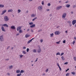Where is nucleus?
Listing matches in <instances>:
<instances>
[{"label":"nucleus","instance_id":"obj_1","mask_svg":"<svg viewBox=\"0 0 76 76\" xmlns=\"http://www.w3.org/2000/svg\"><path fill=\"white\" fill-rule=\"evenodd\" d=\"M4 20L5 22H7L9 21V18L7 16H4Z\"/></svg>","mask_w":76,"mask_h":76},{"label":"nucleus","instance_id":"obj_2","mask_svg":"<svg viewBox=\"0 0 76 76\" xmlns=\"http://www.w3.org/2000/svg\"><path fill=\"white\" fill-rule=\"evenodd\" d=\"M0 41L3 42L4 41V38H3V35H2L0 36Z\"/></svg>","mask_w":76,"mask_h":76},{"label":"nucleus","instance_id":"obj_3","mask_svg":"<svg viewBox=\"0 0 76 76\" xmlns=\"http://www.w3.org/2000/svg\"><path fill=\"white\" fill-rule=\"evenodd\" d=\"M62 8V6H60L59 7H56V10H60Z\"/></svg>","mask_w":76,"mask_h":76},{"label":"nucleus","instance_id":"obj_4","mask_svg":"<svg viewBox=\"0 0 76 76\" xmlns=\"http://www.w3.org/2000/svg\"><path fill=\"white\" fill-rule=\"evenodd\" d=\"M66 13H64L63 14L62 18H63V19H64V18H66Z\"/></svg>","mask_w":76,"mask_h":76},{"label":"nucleus","instance_id":"obj_5","mask_svg":"<svg viewBox=\"0 0 76 76\" xmlns=\"http://www.w3.org/2000/svg\"><path fill=\"white\" fill-rule=\"evenodd\" d=\"M41 48H39L38 49L37 52L38 53H40L41 52Z\"/></svg>","mask_w":76,"mask_h":76},{"label":"nucleus","instance_id":"obj_6","mask_svg":"<svg viewBox=\"0 0 76 76\" xmlns=\"http://www.w3.org/2000/svg\"><path fill=\"white\" fill-rule=\"evenodd\" d=\"M38 9L39 10L41 11V10H42V6H39L38 7Z\"/></svg>","mask_w":76,"mask_h":76},{"label":"nucleus","instance_id":"obj_7","mask_svg":"<svg viewBox=\"0 0 76 76\" xmlns=\"http://www.w3.org/2000/svg\"><path fill=\"white\" fill-rule=\"evenodd\" d=\"M76 23V20H74L72 21V24L73 25H74L75 23Z\"/></svg>","mask_w":76,"mask_h":76},{"label":"nucleus","instance_id":"obj_8","mask_svg":"<svg viewBox=\"0 0 76 76\" xmlns=\"http://www.w3.org/2000/svg\"><path fill=\"white\" fill-rule=\"evenodd\" d=\"M10 28L12 29H16V28H15V26H12Z\"/></svg>","mask_w":76,"mask_h":76},{"label":"nucleus","instance_id":"obj_9","mask_svg":"<svg viewBox=\"0 0 76 76\" xmlns=\"http://www.w3.org/2000/svg\"><path fill=\"white\" fill-rule=\"evenodd\" d=\"M21 28L22 27L20 26H19V27H17V31H19V30H20V29H21Z\"/></svg>","mask_w":76,"mask_h":76},{"label":"nucleus","instance_id":"obj_10","mask_svg":"<svg viewBox=\"0 0 76 76\" xmlns=\"http://www.w3.org/2000/svg\"><path fill=\"white\" fill-rule=\"evenodd\" d=\"M1 29L2 31H4V32L6 31V30H5V29H4V27L2 26L1 27Z\"/></svg>","mask_w":76,"mask_h":76},{"label":"nucleus","instance_id":"obj_11","mask_svg":"<svg viewBox=\"0 0 76 76\" xmlns=\"http://www.w3.org/2000/svg\"><path fill=\"white\" fill-rule=\"evenodd\" d=\"M6 12H7V11L6 10L3 11L2 12L1 15L4 14V13H5Z\"/></svg>","mask_w":76,"mask_h":76},{"label":"nucleus","instance_id":"obj_12","mask_svg":"<svg viewBox=\"0 0 76 76\" xmlns=\"http://www.w3.org/2000/svg\"><path fill=\"white\" fill-rule=\"evenodd\" d=\"M9 69H10V70L12 69V68H13V65H11V66H10L9 67Z\"/></svg>","mask_w":76,"mask_h":76},{"label":"nucleus","instance_id":"obj_13","mask_svg":"<svg viewBox=\"0 0 76 76\" xmlns=\"http://www.w3.org/2000/svg\"><path fill=\"white\" fill-rule=\"evenodd\" d=\"M3 26H6V27H9V26L7 24H4L3 25Z\"/></svg>","mask_w":76,"mask_h":76},{"label":"nucleus","instance_id":"obj_14","mask_svg":"<svg viewBox=\"0 0 76 76\" xmlns=\"http://www.w3.org/2000/svg\"><path fill=\"white\" fill-rule=\"evenodd\" d=\"M35 24H33L31 26H30V27L31 28H34V27H35Z\"/></svg>","mask_w":76,"mask_h":76},{"label":"nucleus","instance_id":"obj_15","mask_svg":"<svg viewBox=\"0 0 76 76\" xmlns=\"http://www.w3.org/2000/svg\"><path fill=\"white\" fill-rule=\"evenodd\" d=\"M13 12V10L12 9L9 10L8 11V12Z\"/></svg>","mask_w":76,"mask_h":76},{"label":"nucleus","instance_id":"obj_16","mask_svg":"<svg viewBox=\"0 0 76 76\" xmlns=\"http://www.w3.org/2000/svg\"><path fill=\"white\" fill-rule=\"evenodd\" d=\"M4 7V5L3 4H0V7L3 8Z\"/></svg>","mask_w":76,"mask_h":76},{"label":"nucleus","instance_id":"obj_17","mask_svg":"<svg viewBox=\"0 0 76 76\" xmlns=\"http://www.w3.org/2000/svg\"><path fill=\"white\" fill-rule=\"evenodd\" d=\"M36 16V15L33 14L31 15V17L32 18Z\"/></svg>","mask_w":76,"mask_h":76},{"label":"nucleus","instance_id":"obj_18","mask_svg":"<svg viewBox=\"0 0 76 76\" xmlns=\"http://www.w3.org/2000/svg\"><path fill=\"white\" fill-rule=\"evenodd\" d=\"M23 32V31L22 30V29H20L19 31V33L20 34H21V33H22Z\"/></svg>","mask_w":76,"mask_h":76},{"label":"nucleus","instance_id":"obj_19","mask_svg":"<svg viewBox=\"0 0 76 76\" xmlns=\"http://www.w3.org/2000/svg\"><path fill=\"white\" fill-rule=\"evenodd\" d=\"M50 37H53V36H54V34L52 33V34H50Z\"/></svg>","mask_w":76,"mask_h":76},{"label":"nucleus","instance_id":"obj_20","mask_svg":"<svg viewBox=\"0 0 76 76\" xmlns=\"http://www.w3.org/2000/svg\"><path fill=\"white\" fill-rule=\"evenodd\" d=\"M22 53H23V54H26V52H25V51L24 50L23 51Z\"/></svg>","mask_w":76,"mask_h":76},{"label":"nucleus","instance_id":"obj_21","mask_svg":"<svg viewBox=\"0 0 76 76\" xmlns=\"http://www.w3.org/2000/svg\"><path fill=\"white\" fill-rule=\"evenodd\" d=\"M20 72V70H18L16 71V73H19Z\"/></svg>","mask_w":76,"mask_h":76},{"label":"nucleus","instance_id":"obj_22","mask_svg":"<svg viewBox=\"0 0 76 76\" xmlns=\"http://www.w3.org/2000/svg\"><path fill=\"white\" fill-rule=\"evenodd\" d=\"M58 31H56L55 32L56 35H58Z\"/></svg>","mask_w":76,"mask_h":76},{"label":"nucleus","instance_id":"obj_23","mask_svg":"<svg viewBox=\"0 0 76 76\" xmlns=\"http://www.w3.org/2000/svg\"><path fill=\"white\" fill-rule=\"evenodd\" d=\"M33 52H34V53H37V50H36V49H34L33 50Z\"/></svg>","mask_w":76,"mask_h":76},{"label":"nucleus","instance_id":"obj_24","mask_svg":"<svg viewBox=\"0 0 76 76\" xmlns=\"http://www.w3.org/2000/svg\"><path fill=\"white\" fill-rule=\"evenodd\" d=\"M70 4H67L66 5V7H70Z\"/></svg>","mask_w":76,"mask_h":76},{"label":"nucleus","instance_id":"obj_25","mask_svg":"<svg viewBox=\"0 0 76 76\" xmlns=\"http://www.w3.org/2000/svg\"><path fill=\"white\" fill-rule=\"evenodd\" d=\"M61 58L62 60H64L65 59L64 56H62V57H61Z\"/></svg>","mask_w":76,"mask_h":76},{"label":"nucleus","instance_id":"obj_26","mask_svg":"<svg viewBox=\"0 0 76 76\" xmlns=\"http://www.w3.org/2000/svg\"><path fill=\"white\" fill-rule=\"evenodd\" d=\"M33 24H34L33 22H31L29 23V25H32Z\"/></svg>","mask_w":76,"mask_h":76},{"label":"nucleus","instance_id":"obj_27","mask_svg":"<svg viewBox=\"0 0 76 76\" xmlns=\"http://www.w3.org/2000/svg\"><path fill=\"white\" fill-rule=\"evenodd\" d=\"M20 12H21V10H18V13H19Z\"/></svg>","mask_w":76,"mask_h":76},{"label":"nucleus","instance_id":"obj_28","mask_svg":"<svg viewBox=\"0 0 76 76\" xmlns=\"http://www.w3.org/2000/svg\"><path fill=\"white\" fill-rule=\"evenodd\" d=\"M31 41L30 40L29 41H28V42H27V44H29L31 42Z\"/></svg>","mask_w":76,"mask_h":76},{"label":"nucleus","instance_id":"obj_29","mask_svg":"<svg viewBox=\"0 0 76 76\" xmlns=\"http://www.w3.org/2000/svg\"><path fill=\"white\" fill-rule=\"evenodd\" d=\"M24 72V71L23 70H21L20 72V73H23Z\"/></svg>","mask_w":76,"mask_h":76},{"label":"nucleus","instance_id":"obj_30","mask_svg":"<svg viewBox=\"0 0 76 76\" xmlns=\"http://www.w3.org/2000/svg\"><path fill=\"white\" fill-rule=\"evenodd\" d=\"M22 75V74L21 73L19 74H18L17 75V76H20Z\"/></svg>","mask_w":76,"mask_h":76},{"label":"nucleus","instance_id":"obj_31","mask_svg":"<svg viewBox=\"0 0 76 76\" xmlns=\"http://www.w3.org/2000/svg\"><path fill=\"white\" fill-rule=\"evenodd\" d=\"M36 19H37V18L36 17V18H34V19H33L32 20V21H34V20H36Z\"/></svg>","mask_w":76,"mask_h":76},{"label":"nucleus","instance_id":"obj_32","mask_svg":"<svg viewBox=\"0 0 76 76\" xmlns=\"http://www.w3.org/2000/svg\"><path fill=\"white\" fill-rule=\"evenodd\" d=\"M71 73L73 75H75V72H72Z\"/></svg>","mask_w":76,"mask_h":76},{"label":"nucleus","instance_id":"obj_33","mask_svg":"<svg viewBox=\"0 0 76 76\" xmlns=\"http://www.w3.org/2000/svg\"><path fill=\"white\" fill-rule=\"evenodd\" d=\"M29 51V49L27 48L26 49L27 52H28Z\"/></svg>","mask_w":76,"mask_h":76},{"label":"nucleus","instance_id":"obj_34","mask_svg":"<svg viewBox=\"0 0 76 76\" xmlns=\"http://www.w3.org/2000/svg\"><path fill=\"white\" fill-rule=\"evenodd\" d=\"M25 37L26 38H28V37H29V35L26 34L25 35Z\"/></svg>","mask_w":76,"mask_h":76},{"label":"nucleus","instance_id":"obj_35","mask_svg":"<svg viewBox=\"0 0 76 76\" xmlns=\"http://www.w3.org/2000/svg\"><path fill=\"white\" fill-rule=\"evenodd\" d=\"M44 1H42V5H44Z\"/></svg>","mask_w":76,"mask_h":76},{"label":"nucleus","instance_id":"obj_36","mask_svg":"<svg viewBox=\"0 0 76 76\" xmlns=\"http://www.w3.org/2000/svg\"><path fill=\"white\" fill-rule=\"evenodd\" d=\"M69 73H67L66 74V76H69Z\"/></svg>","mask_w":76,"mask_h":76},{"label":"nucleus","instance_id":"obj_37","mask_svg":"<svg viewBox=\"0 0 76 76\" xmlns=\"http://www.w3.org/2000/svg\"><path fill=\"white\" fill-rule=\"evenodd\" d=\"M19 56H20V58H22V57H23V55H19Z\"/></svg>","mask_w":76,"mask_h":76},{"label":"nucleus","instance_id":"obj_38","mask_svg":"<svg viewBox=\"0 0 76 76\" xmlns=\"http://www.w3.org/2000/svg\"><path fill=\"white\" fill-rule=\"evenodd\" d=\"M56 55H60V52H58L56 53Z\"/></svg>","mask_w":76,"mask_h":76},{"label":"nucleus","instance_id":"obj_39","mask_svg":"<svg viewBox=\"0 0 76 76\" xmlns=\"http://www.w3.org/2000/svg\"><path fill=\"white\" fill-rule=\"evenodd\" d=\"M50 5H51V4L50 3H49L48 4V6H50Z\"/></svg>","mask_w":76,"mask_h":76},{"label":"nucleus","instance_id":"obj_40","mask_svg":"<svg viewBox=\"0 0 76 76\" xmlns=\"http://www.w3.org/2000/svg\"><path fill=\"white\" fill-rule=\"evenodd\" d=\"M74 60H75V61H76V57H74Z\"/></svg>","mask_w":76,"mask_h":76},{"label":"nucleus","instance_id":"obj_41","mask_svg":"<svg viewBox=\"0 0 76 76\" xmlns=\"http://www.w3.org/2000/svg\"><path fill=\"white\" fill-rule=\"evenodd\" d=\"M59 69L60 71H61V68L60 67V66H59Z\"/></svg>","mask_w":76,"mask_h":76},{"label":"nucleus","instance_id":"obj_42","mask_svg":"<svg viewBox=\"0 0 76 76\" xmlns=\"http://www.w3.org/2000/svg\"><path fill=\"white\" fill-rule=\"evenodd\" d=\"M72 7L73 8H75V7H76V5H74L73 6H72Z\"/></svg>","mask_w":76,"mask_h":76},{"label":"nucleus","instance_id":"obj_43","mask_svg":"<svg viewBox=\"0 0 76 76\" xmlns=\"http://www.w3.org/2000/svg\"><path fill=\"white\" fill-rule=\"evenodd\" d=\"M72 44H73V45H74V44H75V41H73V42H72Z\"/></svg>","mask_w":76,"mask_h":76},{"label":"nucleus","instance_id":"obj_44","mask_svg":"<svg viewBox=\"0 0 76 76\" xmlns=\"http://www.w3.org/2000/svg\"><path fill=\"white\" fill-rule=\"evenodd\" d=\"M40 41L41 42H43V40L42 39H41L40 40Z\"/></svg>","mask_w":76,"mask_h":76},{"label":"nucleus","instance_id":"obj_45","mask_svg":"<svg viewBox=\"0 0 76 76\" xmlns=\"http://www.w3.org/2000/svg\"><path fill=\"white\" fill-rule=\"evenodd\" d=\"M60 41H59L58 42H56V44H60Z\"/></svg>","mask_w":76,"mask_h":76},{"label":"nucleus","instance_id":"obj_46","mask_svg":"<svg viewBox=\"0 0 76 76\" xmlns=\"http://www.w3.org/2000/svg\"><path fill=\"white\" fill-rule=\"evenodd\" d=\"M68 64V62H66L64 63V64Z\"/></svg>","mask_w":76,"mask_h":76},{"label":"nucleus","instance_id":"obj_47","mask_svg":"<svg viewBox=\"0 0 76 76\" xmlns=\"http://www.w3.org/2000/svg\"><path fill=\"white\" fill-rule=\"evenodd\" d=\"M41 31H42V29H40V30H39V31H38V32H41Z\"/></svg>","mask_w":76,"mask_h":76},{"label":"nucleus","instance_id":"obj_48","mask_svg":"<svg viewBox=\"0 0 76 76\" xmlns=\"http://www.w3.org/2000/svg\"><path fill=\"white\" fill-rule=\"evenodd\" d=\"M64 54V53H62L61 55V56H63V55Z\"/></svg>","mask_w":76,"mask_h":76},{"label":"nucleus","instance_id":"obj_49","mask_svg":"<svg viewBox=\"0 0 76 76\" xmlns=\"http://www.w3.org/2000/svg\"><path fill=\"white\" fill-rule=\"evenodd\" d=\"M48 71V69H47L45 71L46 72H47Z\"/></svg>","mask_w":76,"mask_h":76},{"label":"nucleus","instance_id":"obj_50","mask_svg":"<svg viewBox=\"0 0 76 76\" xmlns=\"http://www.w3.org/2000/svg\"><path fill=\"white\" fill-rule=\"evenodd\" d=\"M68 70H69V68L66 70V72H67V71H68Z\"/></svg>","mask_w":76,"mask_h":76},{"label":"nucleus","instance_id":"obj_51","mask_svg":"<svg viewBox=\"0 0 76 76\" xmlns=\"http://www.w3.org/2000/svg\"><path fill=\"white\" fill-rule=\"evenodd\" d=\"M68 23H69V24L70 23H71V22L70 21H68Z\"/></svg>","mask_w":76,"mask_h":76},{"label":"nucleus","instance_id":"obj_52","mask_svg":"<svg viewBox=\"0 0 76 76\" xmlns=\"http://www.w3.org/2000/svg\"><path fill=\"white\" fill-rule=\"evenodd\" d=\"M63 42L64 43H66V40H64L63 41Z\"/></svg>","mask_w":76,"mask_h":76},{"label":"nucleus","instance_id":"obj_53","mask_svg":"<svg viewBox=\"0 0 76 76\" xmlns=\"http://www.w3.org/2000/svg\"><path fill=\"white\" fill-rule=\"evenodd\" d=\"M19 35V33H18L16 34V36H18Z\"/></svg>","mask_w":76,"mask_h":76},{"label":"nucleus","instance_id":"obj_54","mask_svg":"<svg viewBox=\"0 0 76 76\" xmlns=\"http://www.w3.org/2000/svg\"><path fill=\"white\" fill-rule=\"evenodd\" d=\"M9 48H10V46H8L7 48V50H8V49H9Z\"/></svg>","mask_w":76,"mask_h":76},{"label":"nucleus","instance_id":"obj_55","mask_svg":"<svg viewBox=\"0 0 76 76\" xmlns=\"http://www.w3.org/2000/svg\"><path fill=\"white\" fill-rule=\"evenodd\" d=\"M37 61H38V58H37V59L36 60L35 62H37Z\"/></svg>","mask_w":76,"mask_h":76},{"label":"nucleus","instance_id":"obj_56","mask_svg":"<svg viewBox=\"0 0 76 76\" xmlns=\"http://www.w3.org/2000/svg\"><path fill=\"white\" fill-rule=\"evenodd\" d=\"M69 25L70 26H72V23H69Z\"/></svg>","mask_w":76,"mask_h":76},{"label":"nucleus","instance_id":"obj_57","mask_svg":"<svg viewBox=\"0 0 76 76\" xmlns=\"http://www.w3.org/2000/svg\"><path fill=\"white\" fill-rule=\"evenodd\" d=\"M45 73H43L42 74V76H45Z\"/></svg>","mask_w":76,"mask_h":76},{"label":"nucleus","instance_id":"obj_58","mask_svg":"<svg viewBox=\"0 0 76 76\" xmlns=\"http://www.w3.org/2000/svg\"><path fill=\"white\" fill-rule=\"evenodd\" d=\"M23 49H26V48L25 47H23Z\"/></svg>","mask_w":76,"mask_h":76},{"label":"nucleus","instance_id":"obj_59","mask_svg":"<svg viewBox=\"0 0 76 76\" xmlns=\"http://www.w3.org/2000/svg\"><path fill=\"white\" fill-rule=\"evenodd\" d=\"M57 65H58V67H60V66L59 65V64H58V63H57Z\"/></svg>","mask_w":76,"mask_h":76},{"label":"nucleus","instance_id":"obj_60","mask_svg":"<svg viewBox=\"0 0 76 76\" xmlns=\"http://www.w3.org/2000/svg\"><path fill=\"white\" fill-rule=\"evenodd\" d=\"M37 47H39V48H40V46H39V45H38Z\"/></svg>","mask_w":76,"mask_h":76},{"label":"nucleus","instance_id":"obj_61","mask_svg":"<svg viewBox=\"0 0 76 76\" xmlns=\"http://www.w3.org/2000/svg\"><path fill=\"white\" fill-rule=\"evenodd\" d=\"M34 39V38H33L31 39H30V40L32 41V40H33Z\"/></svg>","mask_w":76,"mask_h":76},{"label":"nucleus","instance_id":"obj_62","mask_svg":"<svg viewBox=\"0 0 76 76\" xmlns=\"http://www.w3.org/2000/svg\"><path fill=\"white\" fill-rule=\"evenodd\" d=\"M27 31H29V28H28L27 30Z\"/></svg>","mask_w":76,"mask_h":76},{"label":"nucleus","instance_id":"obj_63","mask_svg":"<svg viewBox=\"0 0 76 76\" xmlns=\"http://www.w3.org/2000/svg\"><path fill=\"white\" fill-rule=\"evenodd\" d=\"M52 16V14H51L50 15V16Z\"/></svg>","mask_w":76,"mask_h":76},{"label":"nucleus","instance_id":"obj_64","mask_svg":"<svg viewBox=\"0 0 76 76\" xmlns=\"http://www.w3.org/2000/svg\"><path fill=\"white\" fill-rule=\"evenodd\" d=\"M10 75V74H9V73H7V75Z\"/></svg>","mask_w":76,"mask_h":76}]
</instances>
